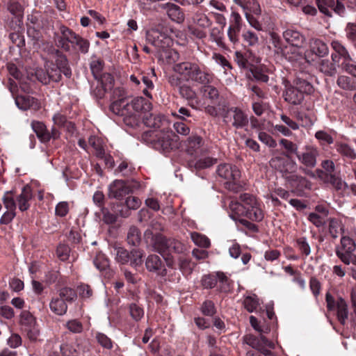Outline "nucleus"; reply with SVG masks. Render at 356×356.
Returning a JSON list of instances; mask_svg holds the SVG:
<instances>
[{
    "instance_id": "nucleus-1",
    "label": "nucleus",
    "mask_w": 356,
    "mask_h": 356,
    "mask_svg": "<svg viewBox=\"0 0 356 356\" xmlns=\"http://www.w3.org/2000/svg\"><path fill=\"white\" fill-rule=\"evenodd\" d=\"M239 200H232L229 204L231 218L244 216L252 220L260 222L264 218V213L256 198L248 193L240 195Z\"/></svg>"
},
{
    "instance_id": "nucleus-2",
    "label": "nucleus",
    "mask_w": 356,
    "mask_h": 356,
    "mask_svg": "<svg viewBox=\"0 0 356 356\" xmlns=\"http://www.w3.org/2000/svg\"><path fill=\"white\" fill-rule=\"evenodd\" d=\"M175 75L179 76L181 81H193L202 85L211 82L212 75L200 69L196 63L184 61L176 63L172 67Z\"/></svg>"
},
{
    "instance_id": "nucleus-3",
    "label": "nucleus",
    "mask_w": 356,
    "mask_h": 356,
    "mask_svg": "<svg viewBox=\"0 0 356 356\" xmlns=\"http://www.w3.org/2000/svg\"><path fill=\"white\" fill-rule=\"evenodd\" d=\"M356 229L350 230L340 239V244L335 248L336 256L346 266H356Z\"/></svg>"
},
{
    "instance_id": "nucleus-4",
    "label": "nucleus",
    "mask_w": 356,
    "mask_h": 356,
    "mask_svg": "<svg viewBox=\"0 0 356 356\" xmlns=\"http://www.w3.org/2000/svg\"><path fill=\"white\" fill-rule=\"evenodd\" d=\"M220 115L227 125L236 129L245 127L249 122L248 115L237 106L224 107L222 108Z\"/></svg>"
},
{
    "instance_id": "nucleus-5",
    "label": "nucleus",
    "mask_w": 356,
    "mask_h": 356,
    "mask_svg": "<svg viewBox=\"0 0 356 356\" xmlns=\"http://www.w3.org/2000/svg\"><path fill=\"white\" fill-rule=\"evenodd\" d=\"M153 145L155 149L159 150L169 152L179 148V138L168 127L167 129H161L156 133Z\"/></svg>"
},
{
    "instance_id": "nucleus-6",
    "label": "nucleus",
    "mask_w": 356,
    "mask_h": 356,
    "mask_svg": "<svg viewBox=\"0 0 356 356\" xmlns=\"http://www.w3.org/2000/svg\"><path fill=\"white\" fill-rule=\"evenodd\" d=\"M327 308L329 311H335L340 323L344 325L348 318V308L346 300L341 297L334 298L327 292L325 295Z\"/></svg>"
},
{
    "instance_id": "nucleus-7",
    "label": "nucleus",
    "mask_w": 356,
    "mask_h": 356,
    "mask_svg": "<svg viewBox=\"0 0 356 356\" xmlns=\"http://www.w3.org/2000/svg\"><path fill=\"white\" fill-rule=\"evenodd\" d=\"M217 172L220 177L226 180L229 190L238 191L239 186L236 185L234 181L239 179L241 172L236 165L227 163L220 164L218 167Z\"/></svg>"
},
{
    "instance_id": "nucleus-8",
    "label": "nucleus",
    "mask_w": 356,
    "mask_h": 356,
    "mask_svg": "<svg viewBox=\"0 0 356 356\" xmlns=\"http://www.w3.org/2000/svg\"><path fill=\"white\" fill-rule=\"evenodd\" d=\"M1 201L4 211L0 218V225H8L16 216V202L13 197L12 191H6Z\"/></svg>"
},
{
    "instance_id": "nucleus-9",
    "label": "nucleus",
    "mask_w": 356,
    "mask_h": 356,
    "mask_svg": "<svg viewBox=\"0 0 356 356\" xmlns=\"http://www.w3.org/2000/svg\"><path fill=\"white\" fill-rule=\"evenodd\" d=\"M353 176L356 179V167L353 166ZM326 180L325 181L330 183L333 188L339 193H343L345 190H348L353 195L356 196V184H348L343 181L342 179L335 175H325Z\"/></svg>"
},
{
    "instance_id": "nucleus-10",
    "label": "nucleus",
    "mask_w": 356,
    "mask_h": 356,
    "mask_svg": "<svg viewBox=\"0 0 356 356\" xmlns=\"http://www.w3.org/2000/svg\"><path fill=\"white\" fill-rule=\"evenodd\" d=\"M133 192V186L129 181L116 179L108 186V197L117 200L122 199Z\"/></svg>"
},
{
    "instance_id": "nucleus-11",
    "label": "nucleus",
    "mask_w": 356,
    "mask_h": 356,
    "mask_svg": "<svg viewBox=\"0 0 356 356\" xmlns=\"http://www.w3.org/2000/svg\"><path fill=\"white\" fill-rule=\"evenodd\" d=\"M319 156V150L314 145H306L302 152L297 154V158L300 163L307 168H314L316 165V159Z\"/></svg>"
},
{
    "instance_id": "nucleus-12",
    "label": "nucleus",
    "mask_w": 356,
    "mask_h": 356,
    "mask_svg": "<svg viewBox=\"0 0 356 356\" xmlns=\"http://www.w3.org/2000/svg\"><path fill=\"white\" fill-rule=\"evenodd\" d=\"M270 163L284 177L288 174L296 172L298 168L296 163L290 158L285 159L282 157H275L270 160Z\"/></svg>"
},
{
    "instance_id": "nucleus-13",
    "label": "nucleus",
    "mask_w": 356,
    "mask_h": 356,
    "mask_svg": "<svg viewBox=\"0 0 356 356\" xmlns=\"http://www.w3.org/2000/svg\"><path fill=\"white\" fill-rule=\"evenodd\" d=\"M168 83L173 88L178 89L180 95L188 100L193 99L196 94L191 86L183 83L177 75H170L168 79Z\"/></svg>"
},
{
    "instance_id": "nucleus-14",
    "label": "nucleus",
    "mask_w": 356,
    "mask_h": 356,
    "mask_svg": "<svg viewBox=\"0 0 356 356\" xmlns=\"http://www.w3.org/2000/svg\"><path fill=\"white\" fill-rule=\"evenodd\" d=\"M143 118L145 124L150 128L161 130L170 127L168 120L160 113H146Z\"/></svg>"
},
{
    "instance_id": "nucleus-15",
    "label": "nucleus",
    "mask_w": 356,
    "mask_h": 356,
    "mask_svg": "<svg viewBox=\"0 0 356 356\" xmlns=\"http://www.w3.org/2000/svg\"><path fill=\"white\" fill-rule=\"evenodd\" d=\"M282 36L287 44L296 47H303L306 40L305 35L293 27L286 29Z\"/></svg>"
},
{
    "instance_id": "nucleus-16",
    "label": "nucleus",
    "mask_w": 356,
    "mask_h": 356,
    "mask_svg": "<svg viewBox=\"0 0 356 356\" xmlns=\"http://www.w3.org/2000/svg\"><path fill=\"white\" fill-rule=\"evenodd\" d=\"M282 96L285 102L292 105H300L305 99L298 89L289 82L285 84Z\"/></svg>"
},
{
    "instance_id": "nucleus-17",
    "label": "nucleus",
    "mask_w": 356,
    "mask_h": 356,
    "mask_svg": "<svg viewBox=\"0 0 356 356\" xmlns=\"http://www.w3.org/2000/svg\"><path fill=\"white\" fill-rule=\"evenodd\" d=\"M203 138L197 135H191L185 142L186 151L191 155H197L203 152Z\"/></svg>"
},
{
    "instance_id": "nucleus-18",
    "label": "nucleus",
    "mask_w": 356,
    "mask_h": 356,
    "mask_svg": "<svg viewBox=\"0 0 356 356\" xmlns=\"http://www.w3.org/2000/svg\"><path fill=\"white\" fill-rule=\"evenodd\" d=\"M147 269L150 272H155L159 275H165L166 270L163 261L158 255L150 254L145 261Z\"/></svg>"
},
{
    "instance_id": "nucleus-19",
    "label": "nucleus",
    "mask_w": 356,
    "mask_h": 356,
    "mask_svg": "<svg viewBox=\"0 0 356 356\" xmlns=\"http://www.w3.org/2000/svg\"><path fill=\"white\" fill-rule=\"evenodd\" d=\"M15 104L19 109L24 111L28 109L36 111L39 109L40 106L38 99L29 95L17 96L15 98Z\"/></svg>"
},
{
    "instance_id": "nucleus-20",
    "label": "nucleus",
    "mask_w": 356,
    "mask_h": 356,
    "mask_svg": "<svg viewBox=\"0 0 356 356\" xmlns=\"http://www.w3.org/2000/svg\"><path fill=\"white\" fill-rule=\"evenodd\" d=\"M350 230L346 229L342 222L337 218L328 219V233L333 239H337L339 236L347 234Z\"/></svg>"
},
{
    "instance_id": "nucleus-21",
    "label": "nucleus",
    "mask_w": 356,
    "mask_h": 356,
    "mask_svg": "<svg viewBox=\"0 0 356 356\" xmlns=\"http://www.w3.org/2000/svg\"><path fill=\"white\" fill-rule=\"evenodd\" d=\"M131 106L132 104L131 102H124V104H123L124 110L122 117L124 123L127 126L134 127L138 125L140 117H138L137 113L135 111V109L131 107Z\"/></svg>"
},
{
    "instance_id": "nucleus-22",
    "label": "nucleus",
    "mask_w": 356,
    "mask_h": 356,
    "mask_svg": "<svg viewBox=\"0 0 356 356\" xmlns=\"http://www.w3.org/2000/svg\"><path fill=\"white\" fill-rule=\"evenodd\" d=\"M32 197L33 194L31 188L28 185L24 186L21 193L16 197L19 209L21 211H25L29 209V201L32 199Z\"/></svg>"
},
{
    "instance_id": "nucleus-23",
    "label": "nucleus",
    "mask_w": 356,
    "mask_h": 356,
    "mask_svg": "<svg viewBox=\"0 0 356 356\" xmlns=\"http://www.w3.org/2000/svg\"><path fill=\"white\" fill-rule=\"evenodd\" d=\"M90 70L92 74L95 79H102V82L103 83L104 80L106 79L108 81L109 84L111 86L113 81V79L112 76L109 74H104L102 76V71L104 67V62L100 59L93 60L91 61L90 64Z\"/></svg>"
},
{
    "instance_id": "nucleus-24",
    "label": "nucleus",
    "mask_w": 356,
    "mask_h": 356,
    "mask_svg": "<svg viewBox=\"0 0 356 356\" xmlns=\"http://www.w3.org/2000/svg\"><path fill=\"white\" fill-rule=\"evenodd\" d=\"M331 46L334 52L332 54V60L334 63L339 64L342 61L347 60L350 55L346 49L337 40L332 41Z\"/></svg>"
},
{
    "instance_id": "nucleus-25",
    "label": "nucleus",
    "mask_w": 356,
    "mask_h": 356,
    "mask_svg": "<svg viewBox=\"0 0 356 356\" xmlns=\"http://www.w3.org/2000/svg\"><path fill=\"white\" fill-rule=\"evenodd\" d=\"M168 242L169 238L160 234L152 236L151 240L153 250L161 254L167 253L168 250H169Z\"/></svg>"
},
{
    "instance_id": "nucleus-26",
    "label": "nucleus",
    "mask_w": 356,
    "mask_h": 356,
    "mask_svg": "<svg viewBox=\"0 0 356 356\" xmlns=\"http://www.w3.org/2000/svg\"><path fill=\"white\" fill-rule=\"evenodd\" d=\"M31 126L41 143H46L49 141V130L42 122L33 120Z\"/></svg>"
},
{
    "instance_id": "nucleus-27",
    "label": "nucleus",
    "mask_w": 356,
    "mask_h": 356,
    "mask_svg": "<svg viewBox=\"0 0 356 356\" xmlns=\"http://www.w3.org/2000/svg\"><path fill=\"white\" fill-rule=\"evenodd\" d=\"M336 151L343 157L349 160L356 159V151L349 144L337 142L334 145Z\"/></svg>"
},
{
    "instance_id": "nucleus-28",
    "label": "nucleus",
    "mask_w": 356,
    "mask_h": 356,
    "mask_svg": "<svg viewBox=\"0 0 356 356\" xmlns=\"http://www.w3.org/2000/svg\"><path fill=\"white\" fill-rule=\"evenodd\" d=\"M302 47H296L293 45H286L280 56L284 58L289 61L293 62L298 60L303 57L301 49Z\"/></svg>"
},
{
    "instance_id": "nucleus-29",
    "label": "nucleus",
    "mask_w": 356,
    "mask_h": 356,
    "mask_svg": "<svg viewBox=\"0 0 356 356\" xmlns=\"http://www.w3.org/2000/svg\"><path fill=\"white\" fill-rule=\"evenodd\" d=\"M131 103L132 104L131 107L135 109L138 117L141 112L146 113L152 110V104L143 97L134 98L131 99Z\"/></svg>"
},
{
    "instance_id": "nucleus-30",
    "label": "nucleus",
    "mask_w": 356,
    "mask_h": 356,
    "mask_svg": "<svg viewBox=\"0 0 356 356\" xmlns=\"http://www.w3.org/2000/svg\"><path fill=\"white\" fill-rule=\"evenodd\" d=\"M51 312L57 315L62 316L67 312V303L59 297L53 298L49 303Z\"/></svg>"
},
{
    "instance_id": "nucleus-31",
    "label": "nucleus",
    "mask_w": 356,
    "mask_h": 356,
    "mask_svg": "<svg viewBox=\"0 0 356 356\" xmlns=\"http://www.w3.org/2000/svg\"><path fill=\"white\" fill-rule=\"evenodd\" d=\"M311 51L319 57L328 54L327 44L319 39H313L310 42Z\"/></svg>"
},
{
    "instance_id": "nucleus-32",
    "label": "nucleus",
    "mask_w": 356,
    "mask_h": 356,
    "mask_svg": "<svg viewBox=\"0 0 356 356\" xmlns=\"http://www.w3.org/2000/svg\"><path fill=\"white\" fill-rule=\"evenodd\" d=\"M161 8L166 10L168 16L175 21L182 19L183 14L179 6L172 3H166L161 5Z\"/></svg>"
},
{
    "instance_id": "nucleus-33",
    "label": "nucleus",
    "mask_w": 356,
    "mask_h": 356,
    "mask_svg": "<svg viewBox=\"0 0 356 356\" xmlns=\"http://www.w3.org/2000/svg\"><path fill=\"white\" fill-rule=\"evenodd\" d=\"M243 305L248 312L252 313L259 307L260 301L257 295L252 294L244 297Z\"/></svg>"
},
{
    "instance_id": "nucleus-34",
    "label": "nucleus",
    "mask_w": 356,
    "mask_h": 356,
    "mask_svg": "<svg viewBox=\"0 0 356 356\" xmlns=\"http://www.w3.org/2000/svg\"><path fill=\"white\" fill-rule=\"evenodd\" d=\"M293 85L296 88L298 89V91L302 93L304 97L305 95H310L314 91L312 84L305 79L296 78L294 80Z\"/></svg>"
},
{
    "instance_id": "nucleus-35",
    "label": "nucleus",
    "mask_w": 356,
    "mask_h": 356,
    "mask_svg": "<svg viewBox=\"0 0 356 356\" xmlns=\"http://www.w3.org/2000/svg\"><path fill=\"white\" fill-rule=\"evenodd\" d=\"M127 243L132 246H138L141 241V233L139 229L136 226L129 227L127 236Z\"/></svg>"
},
{
    "instance_id": "nucleus-36",
    "label": "nucleus",
    "mask_w": 356,
    "mask_h": 356,
    "mask_svg": "<svg viewBox=\"0 0 356 356\" xmlns=\"http://www.w3.org/2000/svg\"><path fill=\"white\" fill-rule=\"evenodd\" d=\"M52 120L55 125L66 128L69 131H72L74 129V124L72 122L68 121L66 116L60 113H55Z\"/></svg>"
},
{
    "instance_id": "nucleus-37",
    "label": "nucleus",
    "mask_w": 356,
    "mask_h": 356,
    "mask_svg": "<svg viewBox=\"0 0 356 356\" xmlns=\"http://www.w3.org/2000/svg\"><path fill=\"white\" fill-rule=\"evenodd\" d=\"M129 313L135 322H139L143 318L145 311L141 305L132 302L129 305Z\"/></svg>"
},
{
    "instance_id": "nucleus-38",
    "label": "nucleus",
    "mask_w": 356,
    "mask_h": 356,
    "mask_svg": "<svg viewBox=\"0 0 356 356\" xmlns=\"http://www.w3.org/2000/svg\"><path fill=\"white\" fill-rule=\"evenodd\" d=\"M336 64L328 59H323L321 61L318 68L324 74L332 76L337 73Z\"/></svg>"
},
{
    "instance_id": "nucleus-39",
    "label": "nucleus",
    "mask_w": 356,
    "mask_h": 356,
    "mask_svg": "<svg viewBox=\"0 0 356 356\" xmlns=\"http://www.w3.org/2000/svg\"><path fill=\"white\" fill-rule=\"evenodd\" d=\"M218 281V291L220 292L227 293L230 291L232 281L222 272H217V282Z\"/></svg>"
},
{
    "instance_id": "nucleus-40",
    "label": "nucleus",
    "mask_w": 356,
    "mask_h": 356,
    "mask_svg": "<svg viewBox=\"0 0 356 356\" xmlns=\"http://www.w3.org/2000/svg\"><path fill=\"white\" fill-rule=\"evenodd\" d=\"M241 37L245 46L254 47L259 44L258 35L251 30L244 31Z\"/></svg>"
},
{
    "instance_id": "nucleus-41",
    "label": "nucleus",
    "mask_w": 356,
    "mask_h": 356,
    "mask_svg": "<svg viewBox=\"0 0 356 356\" xmlns=\"http://www.w3.org/2000/svg\"><path fill=\"white\" fill-rule=\"evenodd\" d=\"M115 260L121 264H127L130 260L129 252L123 247L115 246Z\"/></svg>"
},
{
    "instance_id": "nucleus-42",
    "label": "nucleus",
    "mask_w": 356,
    "mask_h": 356,
    "mask_svg": "<svg viewBox=\"0 0 356 356\" xmlns=\"http://www.w3.org/2000/svg\"><path fill=\"white\" fill-rule=\"evenodd\" d=\"M216 163V159L212 157L206 156L200 158L195 161H191V164L193 165L197 170H202L213 165Z\"/></svg>"
},
{
    "instance_id": "nucleus-43",
    "label": "nucleus",
    "mask_w": 356,
    "mask_h": 356,
    "mask_svg": "<svg viewBox=\"0 0 356 356\" xmlns=\"http://www.w3.org/2000/svg\"><path fill=\"white\" fill-rule=\"evenodd\" d=\"M191 238L193 243L197 246L208 248L211 245V242L209 239L205 236L198 232H191Z\"/></svg>"
},
{
    "instance_id": "nucleus-44",
    "label": "nucleus",
    "mask_w": 356,
    "mask_h": 356,
    "mask_svg": "<svg viewBox=\"0 0 356 356\" xmlns=\"http://www.w3.org/2000/svg\"><path fill=\"white\" fill-rule=\"evenodd\" d=\"M76 292L70 287H63L58 291V297L66 303L73 302L76 300Z\"/></svg>"
},
{
    "instance_id": "nucleus-45",
    "label": "nucleus",
    "mask_w": 356,
    "mask_h": 356,
    "mask_svg": "<svg viewBox=\"0 0 356 356\" xmlns=\"http://www.w3.org/2000/svg\"><path fill=\"white\" fill-rule=\"evenodd\" d=\"M19 322L22 330H24L26 327L33 326L36 324L35 318L34 316L29 311L26 310L22 312L20 314Z\"/></svg>"
},
{
    "instance_id": "nucleus-46",
    "label": "nucleus",
    "mask_w": 356,
    "mask_h": 356,
    "mask_svg": "<svg viewBox=\"0 0 356 356\" xmlns=\"http://www.w3.org/2000/svg\"><path fill=\"white\" fill-rule=\"evenodd\" d=\"M179 268L184 275H190L195 266L194 263L188 258L180 257L178 260Z\"/></svg>"
},
{
    "instance_id": "nucleus-47",
    "label": "nucleus",
    "mask_w": 356,
    "mask_h": 356,
    "mask_svg": "<svg viewBox=\"0 0 356 356\" xmlns=\"http://www.w3.org/2000/svg\"><path fill=\"white\" fill-rule=\"evenodd\" d=\"M88 143L95 149V154L97 157L104 156V148L100 138L95 136H90L88 138Z\"/></svg>"
},
{
    "instance_id": "nucleus-48",
    "label": "nucleus",
    "mask_w": 356,
    "mask_h": 356,
    "mask_svg": "<svg viewBox=\"0 0 356 356\" xmlns=\"http://www.w3.org/2000/svg\"><path fill=\"white\" fill-rule=\"evenodd\" d=\"M270 37L275 54L280 56L286 45L283 44L280 36L277 33H271Z\"/></svg>"
},
{
    "instance_id": "nucleus-49",
    "label": "nucleus",
    "mask_w": 356,
    "mask_h": 356,
    "mask_svg": "<svg viewBox=\"0 0 356 356\" xmlns=\"http://www.w3.org/2000/svg\"><path fill=\"white\" fill-rule=\"evenodd\" d=\"M95 267L100 271L105 270L109 267V261L102 252H98L93 259Z\"/></svg>"
},
{
    "instance_id": "nucleus-50",
    "label": "nucleus",
    "mask_w": 356,
    "mask_h": 356,
    "mask_svg": "<svg viewBox=\"0 0 356 356\" xmlns=\"http://www.w3.org/2000/svg\"><path fill=\"white\" fill-rule=\"evenodd\" d=\"M156 35H149V40H151V37L153 38V40L151 41L152 44L157 47L159 50L163 49L167 44L166 40H169L168 38H165L163 35L159 33H154Z\"/></svg>"
},
{
    "instance_id": "nucleus-51",
    "label": "nucleus",
    "mask_w": 356,
    "mask_h": 356,
    "mask_svg": "<svg viewBox=\"0 0 356 356\" xmlns=\"http://www.w3.org/2000/svg\"><path fill=\"white\" fill-rule=\"evenodd\" d=\"M77 347V345L67 343L58 346L60 352L63 356H79V353L76 349Z\"/></svg>"
},
{
    "instance_id": "nucleus-52",
    "label": "nucleus",
    "mask_w": 356,
    "mask_h": 356,
    "mask_svg": "<svg viewBox=\"0 0 356 356\" xmlns=\"http://www.w3.org/2000/svg\"><path fill=\"white\" fill-rule=\"evenodd\" d=\"M204 94L206 97L209 98L212 102V103L216 104L219 102V92L215 87L212 86H204Z\"/></svg>"
},
{
    "instance_id": "nucleus-53",
    "label": "nucleus",
    "mask_w": 356,
    "mask_h": 356,
    "mask_svg": "<svg viewBox=\"0 0 356 356\" xmlns=\"http://www.w3.org/2000/svg\"><path fill=\"white\" fill-rule=\"evenodd\" d=\"M296 246L299 251L305 256L307 257L311 253V247L306 237H300L296 239Z\"/></svg>"
},
{
    "instance_id": "nucleus-54",
    "label": "nucleus",
    "mask_w": 356,
    "mask_h": 356,
    "mask_svg": "<svg viewBox=\"0 0 356 356\" xmlns=\"http://www.w3.org/2000/svg\"><path fill=\"white\" fill-rule=\"evenodd\" d=\"M337 83L339 88L346 90H353L355 89L351 79L346 76H339L337 78Z\"/></svg>"
},
{
    "instance_id": "nucleus-55",
    "label": "nucleus",
    "mask_w": 356,
    "mask_h": 356,
    "mask_svg": "<svg viewBox=\"0 0 356 356\" xmlns=\"http://www.w3.org/2000/svg\"><path fill=\"white\" fill-rule=\"evenodd\" d=\"M112 210L116 213L118 217L128 218L131 215V211L129 210L127 205L122 203L114 204Z\"/></svg>"
},
{
    "instance_id": "nucleus-56",
    "label": "nucleus",
    "mask_w": 356,
    "mask_h": 356,
    "mask_svg": "<svg viewBox=\"0 0 356 356\" xmlns=\"http://www.w3.org/2000/svg\"><path fill=\"white\" fill-rule=\"evenodd\" d=\"M130 254V264L132 266H138L141 265L143 262V252L139 249H134L131 252H129Z\"/></svg>"
},
{
    "instance_id": "nucleus-57",
    "label": "nucleus",
    "mask_w": 356,
    "mask_h": 356,
    "mask_svg": "<svg viewBox=\"0 0 356 356\" xmlns=\"http://www.w3.org/2000/svg\"><path fill=\"white\" fill-rule=\"evenodd\" d=\"M73 46L76 45L79 51L82 54H86L88 52L90 47V42L88 40L83 38L80 35H77L76 38L73 41Z\"/></svg>"
},
{
    "instance_id": "nucleus-58",
    "label": "nucleus",
    "mask_w": 356,
    "mask_h": 356,
    "mask_svg": "<svg viewBox=\"0 0 356 356\" xmlns=\"http://www.w3.org/2000/svg\"><path fill=\"white\" fill-rule=\"evenodd\" d=\"M315 138L321 143L322 145H330L334 142V139L332 136L327 133L325 131H318L315 134Z\"/></svg>"
},
{
    "instance_id": "nucleus-59",
    "label": "nucleus",
    "mask_w": 356,
    "mask_h": 356,
    "mask_svg": "<svg viewBox=\"0 0 356 356\" xmlns=\"http://www.w3.org/2000/svg\"><path fill=\"white\" fill-rule=\"evenodd\" d=\"M202 285L204 289H212L217 284V273L216 275H205L202 277Z\"/></svg>"
},
{
    "instance_id": "nucleus-60",
    "label": "nucleus",
    "mask_w": 356,
    "mask_h": 356,
    "mask_svg": "<svg viewBox=\"0 0 356 356\" xmlns=\"http://www.w3.org/2000/svg\"><path fill=\"white\" fill-rule=\"evenodd\" d=\"M70 252V248L67 245L59 244L56 248V255L61 261L68 259Z\"/></svg>"
},
{
    "instance_id": "nucleus-61",
    "label": "nucleus",
    "mask_w": 356,
    "mask_h": 356,
    "mask_svg": "<svg viewBox=\"0 0 356 356\" xmlns=\"http://www.w3.org/2000/svg\"><path fill=\"white\" fill-rule=\"evenodd\" d=\"M307 219L316 227H323L326 223L325 218L316 213H310Z\"/></svg>"
},
{
    "instance_id": "nucleus-62",
    "label": "nucleus",
    "mask_w": 356,
    "mask_h": 356,
    "mask_svg": "<svg viewBox=\"0 0 356 356\" xmlns=\"http://www.w3.org/2000/svg\"><path fill=\"white\" fill-rule=\"evenodd\" d=\"M96 339L98 343L104 348L111 349L113 342L111 339L103 333L98 332L96 334Z\"/></svg>"
},
{
    "instance_id": "nucleus-63",
    "label": "nucleus",
    "mask_w": 356,
    "mask_h": 356,
    "mask_svg": "<svg viewBox=\"0 0 356 356\" xmlns=\"http://www.w3.org/2000/svg\"><path fill=\"white\" fill-rule=\"evenodd\" d=\"M285 178L293 186H298L299 184H303L307 181L305 177L298 175L295 172L288 174L285 176Z\"/></svg>"
},
{
    "instance_id": "nucleus-64",
    "label": "nucleus",
    "mask_w": 356,
    "mask_h": 356,
    "mask_svg": "<svg viewBox=\"0 0 356 356\" xmlns=\"http://www.w3.org/2000/svg\"><path fill=\"white\" fill-rule=\"evenodd\" d=\"M341 67L349 74L356 76V65L352 60L350 56L347 60H343L341 63Z\"/></svg>"
}]
</instances>
